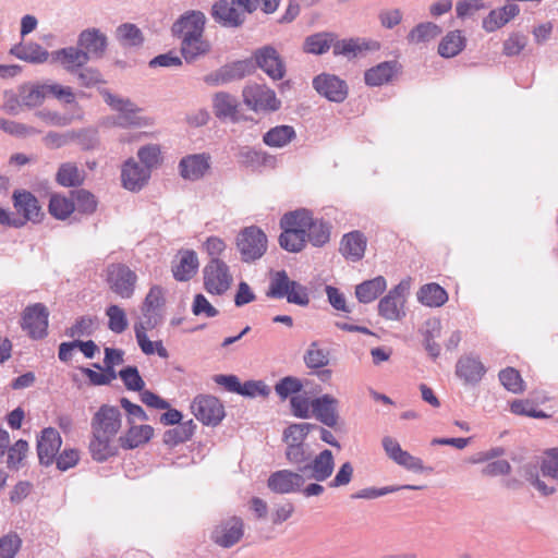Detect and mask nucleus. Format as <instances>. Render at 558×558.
<instances>
[{
	"label": "nucleus",
	"instance_id": "nucleus-1",
	"mask_svg": "<svg viewBox=\"0 0 558 558\" xmlns=\"http://www.w3.org/2000/svg\"><path fill=\"white\" fill-rule=\"evenodd\" d=\"M306 222L303 208L287 213L280 219L279 245L291 253H299L306 246Z\"/></svg>",
	"mask_w": 558,
	"mask_h": 558
},
{
	"label": "nucleus",
	"instance_id": "nucleus-2",
	"mask_svg": "<svg viewBox=\"0 0 558 558\" xmlns=\"http://www.w3.org/2000/svg\"><path fill=\"white\" fill-rule=\"evenodd\" d=\"M106 102L118 112V116L108 119L106 124L108 126L133 128L148 125L150 122L147 118L141 117V111L129 99H123L110 93H105Z\"/></svg>",
	"mask_w": 558,
	"mask_h": 558
},
{
	"label": "nucleus",
	"instance_id": "nucleus-3",
	"mask_svg": "<svg viewBox=\"0 0 558 558\" xmlns=\"http://www.w3.org/2000/svg\"><path fill=\"white\" fill-rule=\"evenodd\" d=\"M236 248L241 259L251 263L259 259L267 251V235L256 226L246 227L236 236Z\"/></svg>",
	"mask_w": 558,
	"mask_h": 558
},
{
	"label": "nucleus",
	"instance_id": "nucleus-4",
	"mask_svg": "<svg viewBox=\"0 0 558 558\" xmlns=\"http://www.w3.org/2000/svg\"><path fill=\"white\" fill-rule=\"evenodd\" d=\"M191 411L206 426H218L226 416L222 402L211 395H197L192 403Z\"/></svg>",
	"mask_w": 558,
	"mask_h": 558
},
{
	"label": "nucleus",
	"instance_id": "nucleus-5",
	"mask_svg": "<svg viewBox=\"0 0 558 558\" xmlns=\"http://www.w3.org/2000/svg\"><path fill=\"white\" fill-rule=\"evenodd\" d=\"M244 535V521L241 517L231 515L220 520L210 532V541L222 547L231 548Z\"/></svg>",
	"mask_w": 558,
	"mask_h": 558
},
{
	"label": "nucleus",
	"instance_id": "nucleus-6",
	"mask_svg": "<svg viewBox=\"0 0 558 558\" xmlns=\"http://www.w3.org/2000/svg\"><path fill=\"white\" fill-rule=\"evenodd\" d=\"M136 281V274L124 264H111L106 269L109 289L121 298L129 299L133 295Z\"/></svg>",
	"mask_w": 558,
	"mask_h": 558
},
{
	"label": "nucleus",
	"instance_id": "nucleus-7",
	"mask_svg": "<svg viewBox=\"0 0 558 558\" xmlns=\"http://www.w3.org/2000/svg\"><path fill=\"white\" fill-rule=\"evenodd\" d=\"M12 199L13 207L19 215L17 219H13V227H22L28 221L39 222L43 219L41 206L31 192L25 190L14 191Z\"/></svg>",
	"mask_w": 558,
	"mask_h": 558
},
{
	"label": "nucleus",
	"instance_id": "nucleus-8",
	"mask_svg": "<svg viewBox=\"0 0 558 558\" xmlns=\"http://www.w3.org/2000/svg\"><path fill=\"white\" fill-rule=\"evenodd\" d=\"M203 274L205 289L213 294L225 293L233 282L229 266L220 258L210 259Z\"/></svg>",
	"mask_w": 558,
	"mask_h": 558
},
{
	"label": "nucleus",
	"instance_id": "nucleus-9",
	"mask_svg": "<svg viewBox=\"0 0 558 558\" xmlns=\"http://www.w3.org/2000/svg\"><path fill=\"white\" fill-rule=\"evenodd\" d=\"M244 104L253 111H275L280 107L275 92L266 85L251 84L243 89Z\"/></svg>",
	"mask_w": 558,
	"mask_h": 558
},
{
	"label": "nucleus",
	"instance_id": "nucleus-10",
	"mask_svg": "<svg viewBox=\"0 0 558 558\" xmlns=\"http://www.w3.org/2000/svg\"><path fill=\"white\" fill-rule=\"evenodd\" d=\"M486 373L487 367L476 354H463L456 362L454 375L464 386H477Z\"/></svg>",
	"mask_w": 558,
	"mask_h": 558
},
{
	"label": "nucleus",
	"instance_id": "nucleus-11",
	"mask_svg": "<svg viewBox=\"0 0 558 558\" xmlns=\"http://www.w3.org/2000/svg\"><path fill=\"white\" fill-rule=\"evenodd\" d=\"M121 412L114 405L102 404L90 421L92 434L116 437L121 428Z\"/></svg>",
	"mask_w": 558,
	"mask_h": 558
},
{
	"label": "nucleus",
	"instance_id": "nucleus-12",
	"mask_svg": "<svg viewBox=\"0 0 558 558\" xmlns=\"http://www.w3.org/2000/svg\"><path fill=\"white\" fill-rule=\"evenodd\" d=\"M305 481L300 471L284 469L272 472L267 480V486L275 494L286 495L301 492Z\"/></svg>",
	"mask_w": 558,
	"mask_h": 558
},
{
	"label": "nucleus",
	"instance_id": "nucleus-13",
	"mask_svg": "<svg viewBox=\"0 0 558 558\" xmlns=\"http://www.w3.org/2000/svg\"><path fill=\"white\" fill-rule=\"evenodd\" d=\"M62 438L53 427H46L37 437V456L39 464L50 466L60 451Z\"/></svg>",
	"mask_w": 558,
	"mask_h": 558
},
{
	"label": "nucleus",
	"instance_id": "nucleus-14",
	"mask_svg": "<svg viewBox=\"0 0 558 558\" xmlns=\"http://www.w3.org/2000/svg\"><path fill=\"white\" fill-rule=\"evenodd\" d=\"M253 58L259 69L270 78L281 80L286 74L284 62L272 46H264L254 51Z\"/></svg>",
	"mask_w": 558,
	"mask_h": 558
},
{
	"label": "nucleus",
	"instance_id": "nucleus-15",
	"mask_svg": "<svg viewBox=\"0 0 558 558\" xmlns=\"http://www.w3.org/2000/svg\"><path fill=\"white\" fill-rule=\"evenodd\" d=\"M335 470L333 454L329 449L320 451L313 460H308L307 464L300 469L305 480H315L324 482L329 478Z\"/></svg>",
	"mask_w": 558,
	"mask_h": 558
},
{
	"label": "nucleus",
	"instance_id": "nucleus-16",
	"mask_svg": "<svg viewBox=\"0 0 558 558\" xmlns=\"http://www.w3.org/2000/svg\"><path fill=\"white\" fill-rule=\"evenodd\" d=\"M338 405V399L328 393L311 401L312 412L316 420L331 428L336 427L339 420Z\"/></svg>",
	"mask_w": 558,
	"mask_h": 558
},
{
	"label": "nucleus",
	"instance_id": "nucleus-17",
	"mask_svg": "<svg viewBox=\"0 0 558 558\" xmlns=\"http://www.w3.org/2000/svg\"><path fill=\"white\" fill-rule=\"evenodd\" d=\"M313 85L320 95L331 101L341 102L348 95L345 82L335 75H318L314 78Z\"/></svg>",
	"mask_w": 558,
	"mask_h": 558
},
{
	"label": "nucleus",
	"instance_id": "nucleus-18",
	"mask_svg": "<svg viewBox=\"0 0 558 558\" xmlns=\"http://www.w3.org/2000/svg\"><path fill=\"white\" fill-rule=\"evenodd\" d=\"M130 427L118 439L119 445L124 450H133L138 448L154 437V427L147 424L136 425L133 418H129Z\"/></svg>",
	"mask_w": 558,
	"mask_h": 558
},
{
	"label": "nucleus",
	"instance_id": "nucleus-19",
	"mask_svg": "<svg viewBox=\"0 0 558 558\" xmlns=\"http://www.w3.org/2000/svg\"><path fill=\"white\" fill-rule=\"evenodd\" d=\"M116 437L109 435L92 434L88 451L94 461L104 463L119 454V446L114 444Z\"/></svg>",
	"mask_w": 558,
	"mask_h": 558
},
{
	"label": "nucleus",
	"instance_id": "nucleus-20",
	"mask_svg": "<svg viewBox=\"0 0 558 558\" xmlns=\"http://www.w3.org/2000/svg\"><path fill=\"white\" fill-rule=\"evenodd\" d=\"M441 322L436 316L427 318L418 328V332L423 338L424 349L434 361L440 355L441 348L435 340L441 336Z\"/></svg>",
	"mask_w": 558,
	"mask_h": 558
},
{
	"label": "nucleus",
	"instance_id": "nucleus-21",
	"mask_svg": "<svg viewBox=\"0 0 558 558\" xmlns=\"http://www.w3.org/2000/svg\"><path fill=\"white\" fill-rule=\"evenodd\" d=\"M150 171L141 167L134 159H128L121 172L122 184L130 191H140L148 181Z\"/></svg>",
	"mask_w": 558,
	"mask_h": 558
},
{
	"label": "nucleus",
	"instance_id": "nucleus-22",
	"mask_svg": "<svg viewBox=\"0 0 558 558\" xmlns=\"http://www.w3.org/2000/svg\"><path fill=\"white\" fill-rule=\"evenodd\" d=\"M303 217L306 222V240L312 245L320 247L327 244L330 240V226L323 219L315 218L313 214L303 208Z\"/></svg>",
	"mask_w": 558,
	"mask_h": 558
},
{
	"label": "nucleus",
	"instance_id": "nucleus-23",
	"mask_svg": "<svg viewBox=\"0 0 558 558\" xmlns=\"http://www.w3.org/2000/svg\"><path fill=\"white\" fill-rule=\"evenodd\" d=\"M198 266V257L194 251H180L172 265L173 277L178 281H187L197 272Z\"/></svg>",
	"mask_w": 558,
	"mask_h": 558
},
{
	"label": "nucleus",
	"instance_id": "nucleus-24",
	"mask_svg": "<svg viewBox=\"0 0 558 558\" xmlns=\"http://www.w3.org/2000/svg\"><path fill=\"white\" fill-rule=\"evenodd\" d=\"M411 279H404L397 284L389 293L379 302V314H399L403 303L405 302V294L410 290Z\"/></svg>",
	"mask_w": 558,
	"mask_h": 558
},
{
	"label": "nucleus",
	"instance_id": "nucleus-25",
	"mask_svg": "<svg viewBox=\"0 0 558 558\" xmlns=\"http://www.w3.org/2000/svg\"><path fill=\"white\" fill-rule=\"evenodd\" d=\"M180 173L184 179L198 180L209 170V156L190 155L180 161Z\"/></svg>",
	"mask_w": 558,
	"mask_h": 558
},
{
	"label": "nucleus",
	"instance_id": "nucleus-26",
	"mask_svg": "<svg viewBox=\"0 0 558 558\" xmlns=\"http://www.w3.org/2000/svg\"><path fill=\"white\" fill-rule=\"evenodd\" d=\"M213 16L218 23L227 27H238L244 21V13L227 0H220L214 4Z\"/></svg>",
	"mask_w": 558,
	"mask_h": 558
},
{
	"label": "nucleus",
	"instance_id": "nucleus-27",
	"mask_svg": "<svg viewBox=\"0 0 558 558\" xmlns=\"http://www.w3.org/2000/svg\"><path fill=\"white\" fill-rule=\"evenodd\" d=\"M365 250L366 238L361 232L353 231L343 235L340 252L347 259L360 260L364 256Z\"/></svg>",
	"mask_w": 558,
	"mask_h": 558
},
{
	"label": "nucleus",
	"instance_id": "nucleus-28",
	"mask_svg": "<svg viewBox=\"0 0 558 558\" xmlns=\"http://www.w3.org/2000/svg\"><path fill=\"white\" fill-rule=\"evenodd\" d=\"M52 56L54 60L59 61L71 73L77 72L89 60L87 52L74 47L57 50Z\"/></svg>",
	"mask_w": 558,
	"mask_h": 558
},
{
	"label": "nucleus",
	"instance_id": "nucleus-29",
	"mask_svg": "<svg viewBox=\"0 0 558 558\" xmlns=\"http://www.w3.org/2000/svg\"><path fill=\"white\" fill-rule=\"evenodd\" d=\"M519 12V7L508 0V2L502 8L490 11V13L483 21V27L487 32H494L517 16Z\"/></svg>",
	"mask_w": 558,
	"mask_h": 558
},
{
	"label": "nucleus",
	"instance_id": "nucleus-30",
	"mask_svg": "<svg viewBox=\"0 0 558 558\" xmlns=\"http://www.w3.org/2000/svg\"><path fill=\"white\" fill-rule=\"evenodd\" d=\"M196 424L193 420H187L175 427L165 430L162 435V442L169 448H174L192 439Z\"/></svg>",
	"mask_w": 558,
	"mask_h": 558
},
{
	"label": "nucleus",
	"instance_id": "nucleus-31",
	"mask_svg": "<svg viewBox=\"0 0 558 558\" xmlns=\"http://www.w3.org/2000/svg\"><path fill=\"white\" fill-rule=\"evenodd\" d=\"M205 16L202 12H191L173 25V32L182 39L187 36H201L204 32Z\"/></svg>",
	"mask_w": 558,
	"mask_h": 558
},
{
	"label": "nucleus",
	"instance_id": "nucleus-32",
	"mask_svg": "<svg viewBox=\"0 0 558 558\" xmlns=\"http://www.w3.org/2000/svg\"><path fill=\"white\" fill-rule=\"evenodd\" d=\"M398 71L397 62L386 61L368 69L364 80L368 86H381L389 83Z\"/></svg>",
	"mask_w": 558,
	"mask_h": 558
},
{
	"label": "nucleus",
	"instance_id": "nucleus-33",
	"mask_svg": "<svg viewBox=\"0 0 558 558\" xmlns=\"http://www.w3.org/2000/svg\"><path fill=\"white\" fill-rule=\"evenodd\" d=\"M387 288L386 279L383 276L366 280L355 288V295L362 303L375 301Z\"/></svg>",
	"mask_w": 558,
	"mask_h": 558
},
{
	"label": "nucleus",
	"instance_id": "nucleus-34",
	"mask_svg": "<svg viewBox=\"0 0 558 558\" xmlns=\"http://www.w3.org/2000/svg\"><path fill=\"white\" fill-rule=\"evenodd\" d=\"M541 464L538 461H531L523 464L519 469V473L523 476L531 485H533L543 496L547 497L556 493V488L548 486L545 482L539 480Z\"/></svg>",
	"mask_w": 558,
	"mask_h": 558
},
{
	"label": "nucleus",
	"instance_id": "nucleus-35",
	"mask_svg": "<svg viewBox=\"0 0 558 558\" xmlns=\"http://www.w3.org/2000/svg\"><path fill=\"white\" fill-rule=\"evenodd\" d=\"M78 45L87 54L93 53L100 57L106 50L107 38L97 29H87L80 35Z\"/></svg>",
	"mask_w": 558,
	"mask_h": 558
},
{
	"label": "nucleus",
	"instance_id": "nucleus-36",
	"mask_svg": "<svg viewBox=\"0 0 558 558\" xmlns=\"http://www.w3.org/2000/svg\"><path fill=\"white\" fill-rule=\"evenodd\" d=\"M417 299L426 306L438 307L447 302L448 294L439 284L427 283L420 288Z\"/></svg>",
	"mask_w": 558,
	"mask_h": 558
},
{
	"label": "nucleus",
	"instance_id": "nucleus-37",
	"mask_svg": "<svg viewBox=\"0 0 558 558\" xmlns=\"http://www.w3.org/2000/svg\"><path fill=\"white\" fill-rule=\"evenodd\" d=\"M19 92L21 102L27 108L40 106L47 96L46 84H23L19 87Z\"/></svg>",
	"mask_w": 558,
	"mask_h": 558
},
{
	"label": "nucleus",
	"instance_id": "nucleus-38",
	"mask_svg": "<svg viewBox=\"0 0 558 558\" xmlns=\"http://www.w3.org/2000/svg\"><path fill=\"white\" fill-rule=\"evenodd\" d=\"M250 64L246 61H239L230 66L221 69L215 76L207 77V82L225 84L233 80L243 78L248 73Z\"/></svg>",
	"mask_w": 558,
	"mask_h": 558
},
{
	"label": "nucleus",
	"instance_id": "nucleus-39",
	"mask_svg": "<svg viewBox=\"0 0 558 558\" xmlns=\"http://www.w3.org/2000/svg\"><path fill=\"white\" fill-rule=\"evenodd\" d=\"M209 44L201 36H187L182 39L181 52L186 61H192L209 51Z\"/></svg>",
	"mask_w": 558,
	"mask_h": 558
},
{
	"label": "nucleus",
	"instance_id": "nucleus-40",
	"mask_svg": "<svg viewBox=\"0 0 558 558\" xmlns=\"http://www.w3.org/2000/svg\"><path fill=\"white\" fill-rule=\"evenodd\" d=\"M295 137V131L290 125H277L263 136L264 143L269 147H283Z\"/></svg>",
	"mask_w": 558,
	"mask_h": 558
},
{
	"label": "nucleus",
	"instance_id": "nucleus-41",
	"mask_svg": "<svg viewBox=\"0 0 558 558\" xmlns=\"http://www.w3.org/2000/svg\"><path fill=\"white\" fill-rule=\"evenodd\" d=\"M215 114L220 119H233L238 112V101L235 97L227 93H217L213 99Z\"/></svg>",
	"mask_w": 558,
	"mask_h": 558
},
{
	"label": "nucleus",
	"instance_id": "nucleus-42",
	"mask_svg": "<svg viewBox=\"0 0 558 558\" xmlns=\"http://www.w3.org/2000/svg\"><path fill=\"white\" fill-rule=\"evenodd\" d=\"M424 486L420 485H391V486H385V487H366L363 488L354 494L351 495L352 499H375L381 496H386L391 493H396L402 489H409V490H421Z\"/></svg>",
	"mask_w": 558,
	"mask_h": 558
},
{
	"label": "nucleus",
	"instance_id": "nucleus-43",
	"mask_svg": "<svg viewBox=\"0 0 558 558\" xmlns=\"http://www.w3.org/2000/svg\"><path fill=\"white\" fill-rule=\"evenodd\" d=\"M329 350L320 348L318 341H313L304 353L303 360L307 368H324L329 364Z\"/></svg>",
	"mask_w": 558,
	"mask_h": 558
},
{
	"label": "nucleus",
	"instance_id": "nucleus-44",
	"mask_svg": "<svg viewBox=\"0 0 558 558\" xmlns=\"http://www.w3.org/2000/svg\"><path fill=\"white\" fill-rule=\"evenodd\" d=\"M21 327L29 338L34 340L44 339L48 335L49 316H21Z\"/></svg>",
	"mask_w": 558,
	"mask_h": 558
},
{
	"label": "nucleus",
	"instance_id": "nucleus-45",
	"mask_svg": "<svg viewBox=\"0 0 558 558\" xmlns=\"http://www.w3.org/2000/svg\"><path fill=\"white\" fill-rule=\"evenodd\" d=\"M465 46V38L459 31L448 33L438 46V52L441 57L452 58L459 54Z\"/></svg>",
	"mask_w": 558,
	"mask_h": 558
},
{
	"label": "nucleus",
	"instance_id": "nucleus-46",
	"mask_svg": "<svg viewBox=\"0 0 558 558\" xmlns=\"http://www.w3.org/2000/svg\"><path fill=\"white\" fill-rule=\"evenodd\" d=\"M48 210L56 219H66L75 210L73 197H66L60 194L51 195Z\"/></svg>",
	"mask_w": 558,
	"mask_h": 558
},
{
	"label": "nucleus",
	"instance_id": "nucleus-47",
	"mask_svg": "<svg viewBox=\"0 0 558 558\" xmlns=\"http://www.w3.org/2000/svg\"><path fill=\"white\" fill-rule=\"evenodd\" d=\"M83 180L82 172L73 162L62 163L56 174V181L65 187L80 185Z\"/></svg>",
	"mask_w": 558,
	"mask_h": 558
},
{
	"label": "nucleus",
	"instance_id": "nucleus-48",
	"mask_svg": "<svg viewBox=\"0 0 558 558\" xmlns=\"http://www.w3.org/2000/svg\"><path fill=\"white\" fill-rule=\"evenodd\" d=\"M440 33L441 29L438 25L432 22L421 23L409 33L408 41L415 45L427 43L436 38Z\"/></svg>",
	"mask_w": 558,
	"mask_h": 558
},
{
	"label": "nucleus",
	"instance_id": "nucleus-49",
	"mask_svg": "<svg viewBox=\"0 0 558 558\" xmlns=\"http://www.w3.org/2000/svg\"><path fill=\"white\" fill-rule=\"evenodd\" d=\"M499 381L506 390L512 393H522L525 390L521 374L514 367H506L498 374Z\"/></svg>",
	"mask_w": 558,
	"mask_h": 558
},
{
	"label": "nucleus",
	"instance_id": "nucleus-50",
	"mask_svg": "<svg viewBox=\"0 0 558 558\" xmlns=\"http://www.w3.org/2000/svg\"><path fill=\"white\" fill-rule=\"evenodd\" d=\"M119 377L128 390L141 392L145 388V381L136 366L128 365L120 369Z\"/></svg>",
	"mask_w": 558,
	"mask_h": 558
},
{
	"label": "nucleus",
	"instance_id": "nucleus-51",
	"mask_svg": "<svg viewBox=\"0 0 558 558\" xmlns=\"http://www.w3.org/2000/svg\"><path fill=\"white\" fill-rule=\"evenodd\" d=\"M302 389L303 383L294 376H286L275 385V391L281 400H286L292 395L301 392Z\"/></svg>",
	"mask_w": 558,
	"mask_h": 558
},
{
	"label": "nucleus",
	"instance_id": "nucleus-52",
	"mask_svg": "<svg viewBox=\"0 0 558 558\" xmlns=\"http://www.w3.org/2000/svg\"><path fill=\"white\" fill-rule=\"evenodd\" d=\"M333 38L329 34H315L306 38L304 50L308 53L322 54L329 50Z\"/></svg>",
	"mask_w": 558,
	"mask_h": 558
},
{
	"label": "nucleus",
	"instance_id": "nucleus-53",
	"mask_svg": "<svg viewBox=\"0 0 558 558\" xmlns=\"http://www.w3.org/2000/svg\"><path fill=\"white\" fill-rule=\"evenodd\" d=\"M287 460L296 466L300 471L303 465L307 464L311 454L306 452L304 444L288 442L286 448Z\"/></svg>",
	"mask_w": 558,
	"mask_h": 558
},
{
	"label": "nucleus",
	"instance_id": "nucleus-54",
	"mask_svg": "<svg viewBox=\"0 0 558 558\" xmlns=\"http://www.w3.org/2000/svg\"><path fill=\"white\" fill-rule=\"evenodd\" d=\"M28 442L25 439H19L15 444L8 448V468L19 470L22 461L28 451Z\"/></svg>",
	"mask_w": 558,
	"mask_h": 558
},
{
	"label": "nucleus",
	"instance_id": "nucleus-55",
	"mask_svg": "<svg viewBox=\"0 0 558 558\" xmlns=\"http://www.w3.org/2000/svg\"><path fill=\"white\" fill-rule=\"evenodd\" d=\"M117 37L122 45L137 46L143 41V36L134 24H123L117 29Z\"/></svg>",
	"mask_w": 558,
	"mask_h": 558
},
{
	"label": "nucleus",
	"instance_id": "nucleus-56",
	"mask_svg": "<svg viewBox=\"0 0 558 558\" xmlns=\"http://www.w3.org/2000/svg\"><path fill=\"white\" fill-rule=\"evenodd\" d=\"M22 539L16 533H9L0 537V558H15L21 549Z\"/></svg>",
	"mask_w": 558,
	"mask_h": 558
},
{
	"label": "nucleus",
	"instance_id": "nucleus-57",
	"mask_svg": "<svg viewBox=\"0 0 558 558\" xmlns=\"http://www.w3.org/2000/svg\"><path fill=\"white\" fill-rule=\"evenodd\" d=\"M137 156L144 168L150 171L151 168L157 167L161 162V150L158 145L150 144L143 146L138 149Z\"/></svg>",
	"mask_w": 558,
	"mask_h": 558
},
{
	"label": "nucleus",
	"instance_id": "nucleus-58",
	"mask_svg": "<svg viewBox=\"0 0 558 558\" xmlns=\"http://www.w3.org/2000/svg\"><path fill=\"white\" fill-rule=\"evenodd\" d=\"M510 410L513 414L529 416L533 418H546L548 415L542 411L537 410L535 404L530 400H514L510 404Z\"/></svg>",
	"mask_w": 558,
	"mask_h": 558
},
{
	"label": "nucleus",
	"instance_id": "nucleus-59",
	"mask_svg": "<svg viewBox=\"0 0 558 558\" xmlns=\"http://www.w3.org/2000/svg\"><path fill=\"white\" fill-rule=\"evenodd\" d=\"M75 204V210L82 214H92L96 210L97 202L95 196L85 191L78 190L72 194Z\"/></svg>",
	"mask_w": 558,
	"mask_h": 558
},
{
	"label": "nucleus",
	"instance_id": "nucleus-60",
	"mask_svg": "<svg viewBox=\"0 0 558 558\" xmlns=\"http://www.w3.org/2000/svg\"><path fill=\"white\" fill-rule=\"evenodd\" d=\"M292 282L284 271L277 272L270 281L267 294L274 298H286Z\"/></svg>",
	"mask_w": 558,
	"mask_h": 558
},
{
	"label": "nucleus",
	"instance_id": "nucleus-61",
	"mask_svg": "<svg viewBox=\"0 0 558 558\" xmlns=\"http://www.w3.org/2000/svg\"><path fill=\"white\" fill-rule=\"evenodd\" d=\"M95 320L92 316H81L73 326L66 329L65 335L74 337H88L94 332Z\"/></svg>",
	"mask_w": 558,
	"mask_h": 558
},
{
	"label": "nucleus",
	"instance_id": "nucleus-62",
	"mask_svg": "<svg viewBox=\"0 0 558 558\" xmlns=\"http://www.w3.org/2000/svg\"><path fill=\"white\" fill-rule=\"evenodd\" d=\"M270 395V388L263 380H246L242 384L240 396L245 398H255L260 396L267 398Z\"/></svg>",
	"mask_w": 558,
	"mask_h": 558
},
{
	"label": "nucleus",
	"instance_id": "nucleus-63",
	"mask_svg": "<svg viewBox=\"0 0 558 558\" xmlns=\"http://www.w3.org/2000/svg\"><path fill=\"white\" fill-rule=\"evenodd\" d=\"M547 459L541 462V473L543 476L558 481V447L546 450Z\"/></svg>",
	"mask_w": 558,
	"mask_h": 558
},
{
	"label": "nucleus",
	"instance_id": "nucleus-64",
	"mask_svg": "<svg viewBox=\"0 0 558 558\" xmlns=\"http://www.w3.org/2000/svg\"><path fill=\"white\" fill-rule=\"evenodd\" d=\"M80 461V452L74 448H65L56 456L54 462L59 471L65 472Z\"/></svg>",
	"mask_w": 558,
	"mask_h": 558
}]
</instances>
